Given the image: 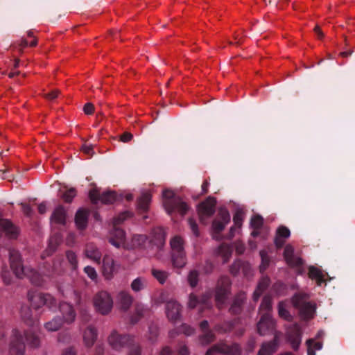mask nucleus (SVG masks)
I'll return each instance as SVG.
<instances>
[{
    "label": "nucleus",
    "mask_w": 355,
    "mask_h": 355,
    "mask_svg": "<svg viewBox=\"0 0 355 355\" xmlns=\"http://www.w3.org/2000/svg\"><path fill=\"white\" fill-rule=\"evenodd\" d=\"M85 256L95 263L99 264L102 254L99 249L94 243H88L85 250Z\"/></svg>",
    "instance_id": "a878e982"
},
{
    "label": "nucleus",
    "mask_w": 355,
    "mask_h": 355,
    "mask_svg": "<svg viewBox=\"0 0 355 355\" xmlns=\"http://www.w3.org/2000/svg\"><path fill=\"white\" fill-rule=\"evenodd\" d=\"M83 110L86 114H92L94 111V105L91 103H86L84 105Z\"/></svg>",
    "instance_id": "338daca9"
},
{
    "label": "nucleus",
    "mask_w": 355,
    "mask_h": 355,
    "mask_svg": "<svg viewBox=\"0 0 355 355\" xmlns=\"http://www.w3.org/2000/svg\"><path fill=\"white\" fill-rule=\"evenodd\" d=\"M188 222L192 232L194 235L198 236L199 235V232L196 222L192 218H189Z\"/></svg>",
    "instance_id": "e2e57ef3"
},
{
    "label": "nucleus",
    "mask_w": 355,
    "mask_h": 355,
    "mask_svg": "<svg viewBox=\"0 0 355 355\" xmlns=\"http://www.w3.org/2000/svg\"><path fill=\"white\" fill-rule=\"evenodd\" d=\"M291 235L289 229L285 226H280L277 230L276 236L282 239H288Z\"/></svg>",
    "instance_id": "603ef678"
},
{
    "label": "nucleus",
    "mask_w": 355,
    "mask_h": 355,
    "mask_svg": "<svg viewBox=\"0 0 355 355\" xmlns=\"http://www.w3.org/2000/svg\"><path fill=\"white\" fill-rule=\"evenodd\" d=\"M171 248V261L174 267L182 268L186 264L183 241L178 236H174L170 241Z\"/></svg>",
    "instance_id": "423d86ee"
},
{
    "label": "nucleus",
    "mask_w": 355,
    "mask_h": 355,
    "mask_svg": "<svg viewBox=\"0 0 355 355\" xmlns=\"http://www.w3.org/2000/svg\"><path fill=\"white\" fill-rule=\"evenodd\" d=\"M263 224V219L259 215L254 216L250 220V226L253 229H261Z\"/></svg>",
    "instance_id": "8fccbe9b"
},
{
    "label": "nucleus",
    "mask_w": 355,
    "mask_h": 355,
    "mask_svg": "<svg viewBox=\"0 0 355 355\" xmlns=\"http://www.w3.org/2000/svg\"><path fill=\"white\" fill-rule=\"evenodd\" d=\"M101 194L96 189L89 191V196L94 204H96L98 201H101Z\"/></svg>",
    "instance_id": "5fc2aeb1"
},
{
    "label": "nucleus",
    "mask_w": 355,
    "mask_h": 355,
    "mask_svg": "<svg viewBox=\"0 0 355 355\" xmlns=\"http://www.w3.org/2000/svg\"><path fill=\"white\" fill-rule=\"evenodd\" d=\"M76 196V191L74 188L66 190L62 195V198L67 203L72 202L73 198Z\"/></svg>",
    "instance_id": "09e8293b"
},
{
    "label": "nucleus",
    "mask_w": 355,
    "mask_h": 355,
    "mask_svg": "<svg viewBox=\"0 0 355 355\" xmlns=\"http://www.w3.org/2000/svg\"><path fill=\"white\" fill-rule=\"evenodd\" d=\"M129 216V212H124L118 216L114 220V225L110 232L109 241L112 245L117 248L123 245L125 238V232L122 229L118 227L117 225L125 220Z\"/></svg>",
    "instance_id": "0eeeda50"
},
{
    "label": "nucleus",
    "mask_w": 355,
    "mask_h": 355,
    "mask_svg": "<svg viewBox=\"0 0 355 355\" xmlns=\"http://www.w3.org/2000/svg\"><path fill=\"white\" fill-rule=\"evenodd\" d=\"M152 196L148 192H143L137 200V210L139 214H143L146 213L150 207Z\"/></svg>",
    "instance_id": "412c9836"
},
{
    "label": "nucleus",
    "mask_w": 355,
    "mask_h": 355,
    "mask_svg": "<svg viewBox=\"0 0 355 355\" xmlns=\"http://www.w3.org/2000/svg\"><path fill=\"white\" fill-rule=\"evenodd\" d=\"M147 309L144 304L137 303L135 304V313L131 317V322L132 324L137 323L142 317H144L145 313L147 311Z\"/></svg>",
    "instance_id": "f704fd0d"
},
{
    "label": "nucleus",
    "mask_w": 355,
    "mask_h": 355,
    "mask_svg": "<svg viewBox=\"0 0 355 355\" xmlns=\"http://www.w3.org/2000/svg\"><path fill=\"white\" fill-rule=\"evenodd\" d=\"M243 266V261L236 260L230 266V273L234 276L237 275L241 271V268Z\"/></svg>",
    "instance_id": "3c124183"
},
{
    "label": "nucleus",
    "mask_w": 355,
    "mask_h": 355,
    "mask_svg": "<svg viewBox=\"0 0 355 355\" xmlns=\"http://www.w3.org/2000/svg\"><path fill=\"white\" fill-rule=\"evenodd\" d=\"M84 272L92 280H96L97 279V273L94 268L92 266H86L84 268Z\"/></svg>",
    "instance_id": "6e6d98bb"
},
{
    "label": "nucleus",
    "mask_w": 355,
    "mask_h": 355,
    "mask_svg": "<svg viewBox=\"0 0 355 355\" xmlns=\"http://www.w3.org/2000/svg\"><path fill=\"white\" fill-rule=\"evenodd\" d=\"M151 274L161 284H164L168 277V272L155 268L151 270Z\"/></svg>",
    "instance_id": "58836bf2"
},
{
    "label": "nucleus",
    "mask_w": 355,
    "mask_h": 355,
    "mask_svg": "<svg viewBox=\"0 0 355 355\" xmlns=\"http://www.w3.org/2000/svg\"><path fill=\"white\" fill-rule=\"evenodd\" d=\"M20 205L21 207V209L24 215H26L28 217L32 216L33 211L29 205L21 202Z\"/></svg>",
    "instance_id": "bf43d9fd"
},
{
    "label": "nucleus",
    "mask_w": 355,
    "mask_h": 355,
    "mask_svg": "<svg viewBox=\"0 0 355 355\" xmlns=\"http://www.w3.org/2000/svg\"><path fill=\"white\" fill-rule=\"evenodd\" d=\"M306 343L307 345V355H315V351L320 350L322 347V343L315 342L314 339H309Z\"/></svg>",
    "instance_id": "4c0bfd02"
},
{
    "label": "nucleus",
    "mask_w": 355,
    "mask_h": 355,
    "mask_svg": "<svg viewBox=\"0 0 355 355\" xmlns=\"http://www.w3.org/2000/svg\"><path fill=\"white\" fill-rule=\"evenodd\" d=\"M270 284V279L268 277H263L259 282L257 289L261 292H263Z\"/></svg>",
    "instance_id": "4d7b16f0"
},
{
    "label": "nucleus",
    "mask_w": 355,
    "mask_h": 355,
    "mask_svg": "<svg viewBox=\"0 0 355 355\" xmlns=\"http://www.w3.org/2000/svg\"><path fill=\"white\" fill-rule=\"evenodd\" d=\"M233 221L236 227H240L242 225L243 217L241 213L237 211L233 216Z\"/></svg>",
    "instance_id": "680f3d73"
},
{
    "label": "nucleus",
    "mask_w": 355,
    "mask_h": 355,
    "mask_svg": "<svg viewBox=\"0 0 355 355\" xmlns=\"http://www.w3.org/2000/svg\"><path fill=\"white\" fill-rule=\"evenodd\" d=\"M230 221V214L226 209H220L218 211V218L212 222V228L215 233L221 232L225 225Z\"/></svg>",
    "instance_id": "dca6fc26"
},
{
    "label": "nucleus",
    "mask_w": 355,
    "mask_h": 355,
    "mask_svg": "<svg viewBox=\"0 0 355 355\" xmlns=\"http://www.w3.org/2000/svg\"><path fill=\"white\" fill-rule=\"evenodd\" d=\"M216 200L214 197H208L206 200L198 205V214L201 221L205 218L211 217L215 212Z\"/></svg>",
    "instance_id": "4468645a"
},
{
    "label": "nucleus",
    "mask_w": 355,
    "mask_h": 355,
    "mask_svg": "<svg viewBox=\"0 0 355 355\" xmlns=\"http://www.w3.org/2000/svg\"><path fill=\"white\" fill-rule=\"evenodd\" d=\"M133 137V135L128 132H123L121 137L120 140L123 142H128L130 141Z\"/></svg>",
    "instance_id": "774afa93"
},
{
    "label": "nucleus",
    "mask_w": 355,
    "mask_h": 355,
    "mask_svg": "<svg viewBox=\"0 0 355 355\" xmlns=\"http://www.w3.org/2000/svg\"><path fill=\"white\" fill-rule=\"evenodd\" d=\"M66 216L67 214L64 208L62 206L59 205L53 211L51 216V220L57 224L64 225L66 223Z\"/></svg>",
    "instance_id": "c756f323"
},
{
    "label": "nucleus",
    "mask_w": 355,
    "mask_h": 355,
    "mask_svg": "<svg viewBox=\"0 0 355 355\" xmlns=\"http://www.w3.org/2000/svg\"><path fill=\"white\" fill-rule=\"evenodd\" d=\"M215 340V334L212 331L209 330L202 332V335L200 336V340L202 344H209Z\"/></svg>",
    "instance_id": "de8ad7c7"
},
{
    "label": "nucleus",
    "mask_w": 355,
    "mask_h": 355,
    "mask_svg": "<svg viewBox=\"0 0 355 355\" xmlns=\"http://www.w3.org/2000/svg\"><path fill=\"white\" fill-rule=\"evenodd\" d=\"M116 271L114 259L109 255H105L103 259V275L107 279L112 278Z\"/></svg>",
    "instance_id": "4be33fe9"
},
{
    "label": "nucleus",
    "mask_w": 355,
    "mask_h": 355,
    "mask_svg": "<svg viewBox=\"0 0 355 355\" xmlns=\"http://www.w3.org/2000/svg\"><path fill=\"white\" fill-rule=\"evenodd\" d=\"M246 299L245 293L241 292L238 293L230 308V312L232 314H239L242 311L243 304Z\"/></svg>",
    "instance_id": "bb28decb"
},
{
    "label": "nucleus",
    "mask_w": 355,
    "mask_h": 355,
    "mask_svg": "<svg viewBox=\"0 0 355 355\" xmlns=\"http://www.w3.org/2000/svg\"><path fill=\"white\" fill-rule=\"evenodd\" d=\"M163 205L168 214L178 212L184 216L189 210L188 205L182 198L170 190L163 191Z\"/></svg>",
    "instance_id": "7ed1b4c3"
},
{
    "label": "nucleus",
    "mask_w": 355,
    "mask_h": 355,
    "mask_svg": "<svg viewBox=\"0 0 355 355\" xmlns=\"http://www.w3.org/2000/svg\"><path fill=\"white\" fill-rule=\"evenodd\" d=\"M88 213L83 209H79L75 216V223L79 230H85L87 225Z\"/></svg>",
    "instance_id": "2f4dec72"
},
{
    "label": "nucleus",
    "mask_w": 355,
    "mask_h": 355,
    "mask_svg": "<svg viewBox=\"0 0 355 355\" xmlns=\"http://www.w3.org/2000/svg\"><path fill=\"white\" fill-rule=\"evenodd\" d=\"M26 343L31 348H39L41 345L42 332L33 329H28L24 332Z\"/></svg>",
    "instance_id": "a211bd4d"
},
{
    "label": "nucleus",
    "mask_w": 355,
    "mask_h": 355,
    "mask_svg": "<svg viewBox=\"0 0 355 355\" xmlns=\"http://www.w3.org/2000/svg\"><path fill=\"white\" fill-rule=\"evenodd\" d=\"M309 295L306 293H295L292 297L293 306L299 311L301 318L304 320L312 319L315 313L316 306L307 301Z\"/></svg>",
    "instance_id": "20e7f679"
},
{
    "label": "nucleus",
    "mask_w": 355,
    "mask_h": 355,
    "mask_svg": "<svg viewBox=\"0 0 355 355\" xmlns=\"http://www.w3.org/2000/svg\"><path fill=\"white\" fill-rule=\"evenodd\" d=\"M147 236L143 234H137L132 237V245L135 248H143L147 241Z\"/></svg>",
    "instance_id": "79ce46f5"
},
{
    "label": "nucleus",
    "mask_w": 355,
    "mask_h": 355,
    "mask_svg": "<svg viewBox=\"0 0 355 355\" xmlns=\"http://www.w3.org/2000/svg\"><path fill=\"white\" fill-rule=\"evenodd\" d=\"M302 331L297 323L289 324L286 327V338L294 351H297L302 342Z\"/></svg>",
    "instance_id": "f8f14e48"
},
{
    "label": "nucleus",
    "mask_w": 355,
    "mask_h": 355,
    "mask_svg": "<svg viewBox=\"0 0 355 355\" xmlns=\"http://www.w3.org/2000/svg\"><path fill=\"white\" fill-rule=\"evenodd\" d=\"M59 93H60L59 90L54 89V90H52L51 92L46 94L44 96L48 100L53 101L58 96Z\"/></svg>",
    "instance_id": "69168bd1"
},
{
    "label": "nucleus",
    "mask_w": 355,
    "mask_h": 355,
    "mask_svg": "<svg viewBox=\"0 0 355 355\" xmlns=\"http://www.w3.org/2000/svg\"><path fill=\"white\" fill-rule=\"evenodd\" d=\"M66 258L72 270H75L78 268V261L76 254L72 250L66 252Z\"/></svg>",
    "instance_id": "ea45409f"
},
{
    "label": "nucleus",
    "mask_w": 355,
    "mask_h": 355,
    "mask_svg": "<svg viewBox=\"0 0 355 355\" xmlns=\"http://www.w3.org/2000/svg\"><path fill=\"white\" fill-rule=\"evenodd\" d=\"M133 297L130 293L125 291H121L116 295V302L119 304L120 309L123 311H127L133 303Z\"/></svg>",
    "instance_id": "aec40b11"
},
{
    "label": "nucleus",
    "mask_w": 355,
    "mask_h": 355,
    "mask_svg": "<svg viewBox=\"0 0 355 355\" xmlns=\"http://www.w3.org/2000/svg\"><path fill=\"white\" fill-rule=\"evenodd\" d=\"M308 275L309 278L315 279L317 282L318 286H321L324 282L321 270L315 266L309 267Z\"/></svg>",
    "instance_id": "473e14b6"
},
{
    "label": "nucleus",
    "mask_w": 355,
    "mask_h": 355,
    "mask_svg": "<svg viewBox=\"0 0 355 355\" xmlns=\"http://www.w3.org/2000/svg\"><path fill=\"white\" fill-rule=\"evenodd\" d=\"M218 253L223 257V261L227 262L232 254V249L227 245L222 244L218 248Z\"/></svg>",
    "instance_id": "a18cd8bd"
},
{
    "label": "nucleus",
    "mask_w": 355,
    "mask_h": 355,
    "mask_svg": "<svg viewBox=\"0 0 355 355\" xmlns=\"http://www.w3.org/2000/svg\"><path fill=\"white\" fill-rule=\"evenodd\" d=\"M243 266H242L241 270L245 276H248L251 273V267L248 262L243 261Z\"/></svg>",
    "instance_id": "0e129e2a"
},
{
    "label": "nucleus",
    "mask_w": 355,
    "mask_h": 355,
    "mask_svg": "<svg viewBox=\"0 0 355 355\" xmlns=\"http://www.w3.org/2000/svg\"><path fill=\"white\" fill-rule=\"evenodd\" d=\"M110 346L114 350H121L127 347L129 349L128 355H141V348L135 343L134 338L130 335L119 334L114 330L107 338Z\"/></svg>",
    "instance_id": "f03ea898"
},
{
    "label": "nucleus",
    "mask_w": 355,
    "mask_h": 355,
    "mask_svg": "<svg viewBox=\"0 0 355 355\" xmlns=\"http://www.w3.org/2000/svg\"><path fill=\"white\" fill-rule=\"evenodd\" d=\"M28 300L31 306L35 310H38L43 306H46L51 311H55L57 309V300L49 293L29 291L28 293Z\"/></svg>",
    "instance_id": "39448f33"
},
{
    "label": "nucleus",
    "mask_w": 355,
    "mask_h": 355,
    "mask_svg": "<svg viewBox=\"0 0 355 355\" xmlns=\"http://www.w3.org/2000/svg\"><path fill=\"white\" fill-rule=\"evenodd\" d=\"M26 345L24 336L17 329L12 330L8 343L9 355H25Z\"/></svg>",
    "instance_id": "6e6552de"
},
{
    "label": "nucleus",
    "mask_w": 355,
    "mask_h": 355,
    "mask_svg": "<svg viewBox=\"0 0 355 355\" xmlns=\"http://www.w3.org/2000/svg\"><path fill=\"white\" fill-rule=\"evenodd\" d=\"M278 343V338L276 336L272 340L263 343L257 355H272L277 349Z\"/></svg>",
    "instance_id": "393cba45"
},
{
    "label": "nucleus",
    "mask_w": 355,
    "mask_h": 355,
    "mask_svg": "<svg viewBox=\"0 0 355 355\" xmlns=\"http://www.w3.org/2000/svg\"><path fill=\"white\" fill-rule=\"evenodd\" d=\"M61 242V237L59 234H56L53 235L49 242L47 249L43 252L42 257L44 259L46 256L51 255L57 249V247Z\"/></svg>",
    "instance_id": "c85d7f7f"
},
{
    "label": "nucleus",
    "mask_w": 355,
    "mask_h": 355,
    "mask_svg": "<svg viewBox=\"0 0 355 355\" xmlns=\"http://www.w3.org/2000/svg\"><path fill=\"white\" fill-rule=\"evenodd\" d=\"M200 304L199 298L194 294L191 293L189 297L188 306L190 309H194Z\"/></svg>",
    "instance_id": "864d4df0"
},
{
    "label": "nucleus",
    "mask_w": 355,
    "mask_h": 355,
    "mask_svg": "<svg viewBox=\"0 0 355 355\" xmlns=\"http://www.w3.org/2000/svg\"><path fill=\"white\" fill-rule=\"evenodd\" d=\"M242 348L239 343L228 345L224 343L214 345L206 352V355H241Z\"/></svg>",
    "instance_id": "1a4fd4ad"
},
{
    "label": "nucleus",
    "mask_w": 355,
    "mask_h": 355,
    "mask_svg": "<svg viewBox=\"0 0 355 355\" xmlns=\"http://www.w3.org/2000/svg\"><path fill=\"white\" fill-rule=\"evenodd\" d=\"M283 255L289 266L295 268L300 275L304 272V261L302 258L294 255V248L292 245H286L285 246Z\"/></svg>",
    "instance_id": "ddd939ff"
},
{
    "label": "nucleus",
    "mask_w": 355,
    "mask_h": 355,
    "mask_svg": "<svg viewBox=\"0 0 355 355\" xmlns=\"http://www.w3.org/2000/svg\"><path fill=\"white\" fill-rule=\"evenodd\" d=\"M272 310V298L270 296H264L259 306V313L261 315L266 313L270 314Z\"/></svg>",
    "instance_id": "c9c22d12"
},
{
    "label": "nucleus",
    "mask_w": 355,
    "mask_h": 355,
    "mask_svg": "<svg viewBox=\"0 0 355 355\" xmlns=\"http://www.w3.org/2000/svg\"><path fill=\"white\" fill-rule=\"evenodd\" d=\"M10 268L17 278L28 277L35 286H42L44 282L43 275L32 268L25 267L19 251L10 248L8 250Z\"/></svg>",
    "instance_id": "f257e3e1"
},
{
    "label": "nucleus",
    "mask_w": 355,
    "mask_h": 355,
    "mask_svg": "<svg viewBox=\"0 0 355 355\" xmlns=\"http://www.w3.org/2000/svg\"><path fill=\"white\" fill-rule=\"evenodd\" d=\"M21 317L24 323L31 327H34L37 324V318L33 316L32 309L26 305H24L21 308Z\"/></svg>",
    "instance_id": "5701e85b"
},
{
    "label": "nucleus",
    "mask_w": 355,
    "mask_h": 355,
    "mask_svg": "<svg viewBox=\"0 0 355 355\" xmlns=\"http://www.w3.org/2000/svg\"><path fill=\"white\" fill-rule=\"evenodd\" d=\"M211 297V294L209 293H205L202 295L199 298L200 304L202 306V309H209L211 306V304L210 302Z\"/></svg>",
    "instance_id": "49530a36"
},
{
    "label": "nucleus",
    "mask_w": 355,
    "mask_h": 355,
    "mask_svg": "<svg viewBox=\"0 0 355 355\" xmlns=\"http://www.w3.org/2000/svg\"><path fill=\"white\" fill-rule=\"evenodd\" d=\"M1 277H2L3 282L6 284L9 285V284H11V282H12V275H11L10 271H8L6 269H3L2 270Z\"/></svg>",
    "instance_id": "13d9d810"
},
{
    "label": "nucleus",
    "mask_w": 355,
    "mask_h": 355,
    "mask_svg": "<svg viewBox=\"0 0 355 355\" xmlns=\"http://www.w3.org/2000/svg\"><path fill=\"white\" fill-rule=\"evenodd\" d=\"M182 306L175 300H171L166 304V316L169 320L176 322L181 318Z\"/></svg>",
    "instance_id": "f3484780"
},
{
    "label": "nucleus",
    "mask_w": 355,
    "mask_h": 355,
    "mask_svg": "<svg viewBox=\"0 0 355 355\" xmlns=\"http://www.w3.org/2000/svg\"><path fill=\"white\" fill-rule=\"evenodd\" d=\"M277 308L278 314L281 318L289 322L293 320V316L287 309V304L286 302L283 301L279 302Z\"/></svg>",
    "instance_id": "e433bc0d"
},
{
    "label": "nucleus",
    "mask_w": 355,
    "mask_h": 355,
    "mask_svg": "<svg viewBox=\"0 0 355 355\" xmlns=\"http://www.w3.org/2000/svg\"><path fill=\"white\" fill-rule=\"evenodd\" d=\"M64 324L63 319L60 316H55L51 320L44 323V327L49 332L58 331Z\"/></svg>",
    "instance_id": "7c9ffc66"
},
{
    "label": "nucleus",
    "mask_w": 355,
    "mask_h": 355,
    "mask_svg": "<svg viewBox=\"0 0 355 355\" xmlns=\"http://www.w3.org/2000/svg\"><path fill=\"white\" fill-rule=\"evenodd\" d=\"M259 254L261 259V263L260 265L259 268L260 271L261 272H263L269 266L270 259L268 256L267 252L264 250H261Z\"/></svg>",
    "instance_id": "c03bdc74"
},
{
    "label": "nucleus",
    "mask_w": 355,
    "mask_h": 355,
    "mask_svg": "<svg viewBox=\"0 0 355 355\" xmlns=\"http://www.w3.org/2000/svg\"><path fill=\"white\" fill-rule=\"evenodd\" d=\"M147 280L144 277H139L132 282L130 287L134 292L137 293L144 290L147 287Z\"/></svg>",
    "instance_id": "72a5a7b5"
},
{
    "label": "nucleus",
    "mask_w": 355,
    "mask_h": 355,
    "mask_svg": "<svg viewBox=\"0 0 355 355\" xmlns=\"http://www.w3.org/2000/svg\"><path fill=\"white\" fill-rule=\"evenodd\" d=\"M97 336V330L95 327L92 326L87 327L83 334V339L85 345L87 347H92L96 340Z\"/></svg>",
    "instance_id": "cd10ccee"
},
{
    "label": "nucleus",
    "mask_w": 355,
    "mask_h": 355,
    "mask_svg": "<svg viewBox=\"0 0 355 355\" xmlns=\"http://www.w3.org/2000/svg\"><path fill=\"white\" fill-rule=\"evenodd\" d=\"M231 281L227 277H221L218 281L215 292L216 305L221 309L230 294Z\"/></svg>",
    "instance_id": "9d476101"
},
{
    "label": "nucleus",
    "mask_w": 355,
    "mask_h": 355,
    "mask_svg": "<svg viewBox=\"0 0 355 355\" xmlns=\"http://www.w3.org/2000/svg\"><path fill=\"white\" fill-rule=\"evenodd\" d=\"M116 199V193L114 191H106L101 196V202L104 204H112Z\"/></svg>",
    "instance_id": "a19ab883"
},
{
    "label": "nucleus",
    "mask_w": 355,
    "mask_h": 355,
    "mask_svg": "<svg viewBox=\"0 0 355 355\" xmlns=\"http://www.w3.org/2000/svg\"><path fill=\"white\" fill-rule=\"evenodd\" d=\"M187 280L191 287H196L199 280V272L196 270H191L188 275Z\"/></svg>",
    "instance_id": "37998d69"
},
{
    "label": "nucleus",
    "mask_w": 355,
    "mask_h": 355,
    "mask_svg": "<svg viewBox=\"0 0 355 355\" xmlns=\"http://www.w3.org/2000/svg\"><path fill=\"white\" fill-rule=\"evenodd\" d=\"M59 310L62 315L64 322L71 324L74 322L76 313L72 305L67 302H61Z\"/></svg>",
    "instance_id": "6ab92c4d"
},
{
    "label": "nucleus",
    "mask_w": 355,
    "mask_h": 355,
    "mask_svg": "<svg viewBox=\"0 0 355 355\" xmlns=\"http://www.w3.org/2000/svg\"><path fill=\"white\" fill-rule=\"evenodd\" d=\"M166 232L162 227L154 228L152 231V239L150 242L157 246V248H162L165 244Z\"/></svg>",
    "instance_id": "b1692460"
},
{
    "label": "nucleus",
    "mask_w": 355,
    "mask_h": 355,
    "mask_svg": "<svg viewBox=\"0 0 355 355\" xmlns=\"http://www.w3.org/2000/svg\"><path fill=\"white\" fill-rule=\"evenodd\" d=\"M149 339L151 341H154L158 336V329L155 325H150L149 327Z\"/></svg>",
    "instance_id": "052dcab7"
},
{
    "label": "nucleus",
    "mask_w": 355,
    "mask_h": 355,
    "mask_svg": "<svg viewBox=\"0 0 355 355\" xmlns=\"http://www.w3.org/2000/svg\"><path fill=\"white\" fill-rule=\"evenodd\" d=\"M275 329V321L271 314L266 313L261 316L257 323V331L261 336H266L273 332Z\"/></svg>",
    "instance_id": "2eb2a0df"
},
{
    "label": "nucleus",
    "mask_w": 355,
    "mask_h": 355,
    "mask_svg": "<svg viewBox=\"0 0 355 355\" xmlns=\"http://www.w3.org/2000/svg\"><path fill=\"white\" fill-rule=\"evenodd\" d=\"M94 304L99 313L103 315H106L112 310L113 300L109 293L101 291L94 295Z\"/></svg>",
    "instance_id": "9b49d317"
}]
</instances>
